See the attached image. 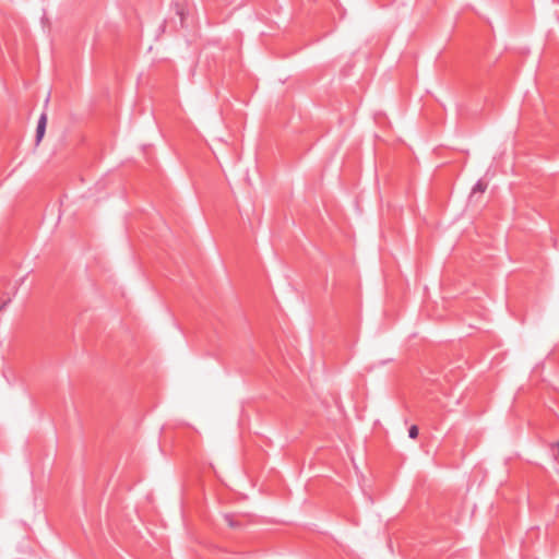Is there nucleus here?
<instances>
[{
	"label": "nucleus",
	"instance_id": "nucleus-1",
	"mask_svg": "<svg viewBox=\"0 0 559 559\" xmlns=\"http://www.w3.org/2000/svg\"><path fill=\"white\" fill-rule=\"evenodd\" d=\"M488 183L479 179L473 187L469 194V202H478L479 195L483 194L487 190Z\"/></svg>",
	"mask_w": 559,
	"mask_h": 559
},
{
	"label": "nucleus",
	"instance_id": "nucleus-2",
	"mask_svg": "<svg viewBox=\"0 0 559 559\" xmlns=\"http://www.w3.org/2000/svg\"><path fill=\"white\" fill-rule=\"evenodd\" d=\"M47 124V115L43 112L38 119L37 128H36V144H39L43 140L46 131Z\"/></svg>",
	"mask_w": 559,
	"mask_h": 559
},
{
	"label": "nucleus",
	"instance_id": "nucleus-3",
	"mask_svg": "<svg viewBox=\"0 0 559 559\" xmlns=\"http://www.w3.org/2000/svg\"><path fill=\"white\" fill-rule=\"evenodd\" d=\"M408 436L409 438L415 439L418 436V427L415 425L411 426L408 429Z\"/></svg>",
	"mask_w": 559,
	"mask_h": 559
},
{
	"label": "nucleus",
	"instance_id": "nucleus-4",
	"mask_svg": "<svg viewBox=\"0 0 559 559\" xmlns=\"http://www.w3.org/2000/svg\"><path fill=\"white\" fill-rule=\"evenodd\" d=\"M11 301V299L9 298L8 300L3 301L2 305L0 306V311H2L7 306L8 304Z\"/></svg>",
	"mask_w": 559,
	"mask_h": 559
},
{
	"label": "nucleus",
	"instance_id": "nucleus-5",
	"mask_svg": "<svg viewBox=\"0 0 559 559\" xmlns=\"http://www.w3.org/2000/svg\"><path fill=\"white\" fill-rule=\"evenodd\" d=\"M226 520L228 521L229 526H235V523L230 520L228 515H226Z\"/></svg>",
	"mask_w": 559,
	"mask_h": 559
},
{
	"label": "nucleus",
	"instance_id": "nucleus-6",
	"mask_svg": "<svg viewBox=\"0 0 559 559\" xmlns=\"http://www.w3.org/2000/svg\"><path fill=\"white\" fill-rule=\"evenodd\" d=\"M177 13L180 15L181 23H183V13H182V11L178 10Z\"/></svg>",
	"mask_w": 559,
	"mask_h": 559
},
{
	"label": "nucleus",
	"instance_id": "nucleus-7",
	"mask_svg": "<svg viewBox=\"0 0 559 559\" xmlns=\"http://www.w3.org/2000/svg\"><path fill=\"white\" fill-rule=\"evenodd\" d=\"M49 102V96L45 99V105H47Z\"/></svg>",
	"mask_w": 559,
	"mask_h": 559
}]
</instances>
